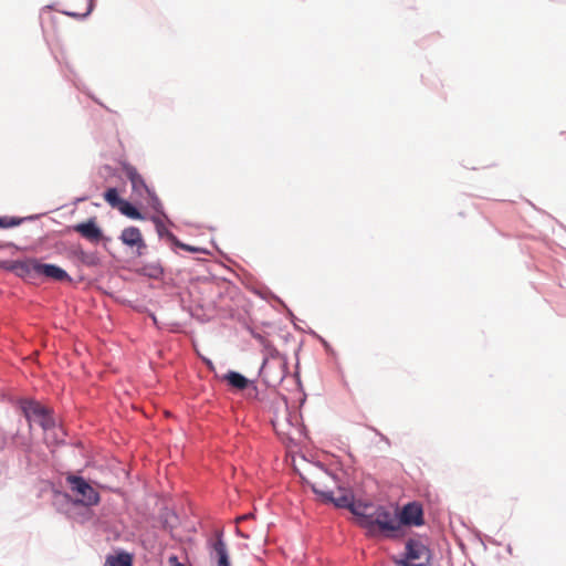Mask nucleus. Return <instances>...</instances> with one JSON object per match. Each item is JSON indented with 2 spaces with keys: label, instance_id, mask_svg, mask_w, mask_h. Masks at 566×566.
<instances>
[{
  "label": "nucleus",
  "instance_id": "39448f33",
  "mask_svg": "<svg viewBox=\"0 0 566 566\" xmlns=\"http://www.w3.org/2000/svg\"><path fill=\"white\" fill-rule=\"evenodd\" d=\"M23 411L30 422L38 423L43 430H49L55 426L50 410L36 401H25Z\"/></svg>",
  "mask_w": 566,
  "mask_h": 566
},
{
  "label": "nucleus",
  "instance_id": "aec40b11",
  "mask_svg": "<svg viewBox=\"0 0 566 566\" xmlns=\"http://www.w3.org/2000/svg\"><path fill=\"white\" fill-rule=\"evenodd\" d=\"M20 223L19 220H15L14 218H0V227L2 228H9V227H14V226H18Z\"/></svg>",
  "mask_w": 566,
  "mask_h": 566
},
{
  "label": "nucleus",
  "instance_id": "f03ea898",
  "mask_svg": "<svg viewBox=\"0 0 566 566\" xmlns=\"http://www.w3.org/2000/svg\"><path fill=\"white\" fill-rule=\"evenodd\" d=\"M366 528L371 534L379 532L388 537L395 536L400 531L397 510L379 505L373 515L371 525Z\"/></svg>",
  "mask_w": 566,
  "mask_h": 566
},
{
  "label": "nucleus",
  "instance_id": "6e6552de",
  "mask_svg": "<svg viewBox=\"0 0 566 566\" xmlns=\"http://www.w3.org/2000/svg\"><path fill=\"white\" fill-rule=\"evenodd\" d=\"M398 521L400 522V527L402 525H422L423 512L421 505L416 502L408 503L398 514Z\"/></svg>",
  "mask_w": 566,
  "mask_h": 566
},
{
  "label": "nucleus",
  "instance_id": "20e7f679",
  "mask_svg": "<svg viewBox=\"0 0 566 566\" xmlns=\"http://www.w3.org/2000/svg\"><path fill=\"white\" fill-rule=\"evenodd\" d=\"M66 482L70 485L71 491L75 494L76 502L84 506H93L98 504V492L82 476L67 475Z\"/></svg>",
  "mask_w": 566,
  "mask_h": 566
},
{
  "label": "nucleus",
  "instance_id": "ddd939ff",
  "mask_svg": "<svg viewBox=\"0 0 566 566\" xmlns=\"http://www.w3.org/2000/svg\"><path fill=\"white\" fill-rule=\"evenodd\" d=\"M213 552L216 554L218 566H230L229 555L227 545L222 539V534L217 535L216 542L212 544Z\"/></svg>",
  "mask_w": 566,
  "mask_h": 566
},
{
  "label": "nucleus",
  "instance_id": "a878e982",
  "mask_svg": "<svg viewBox=\"0 0 566 566\" xmlns=\"http://www.w3.org/2000/svg\"><path fill=\"white\" fill-rule=\"evenodd\" d=\"M181 247H182L184 249H186V250L192 251V249H191L190 247H188V245H181Z\"/></svg>",
  "mask_w": 566,
  "mask_h": 566
},
{
  "label": "nucleus",
  "instance_id": "f8f14e48",
  "mask_svg": "<svg viewBox=\"0 0 566 566\" xmlns=\"http://www.w3.org/2000/svg\"><path fill=\"white\" fill-rule=\"evenodd\" d=\"M120 240L128 247L145 248L140 230L136 227H128L122 231Z\"/></svg>",
  "mask_w": 566,
  "mask_h": 566
},
{
  "label": "nucleus",
  "instance_id": "2eb2a0df",
  "mask_svg": "<svg viewBox=\"0 0 566 566\" xmlns=\"http://www.w3.org/2000/svg\"><path fill=\"white\" fill-rule=\"evenodd\" d=\"M224 379L233 387L239 390H243L248 387L249 380L237 371H229Z\"/></svg>",
  "mask_w": 566,
  "mask_h": 566
},
{
  "label": "nucleus",
  "instance_id": "393cba45",
  "mask_svg": "<svg viewBox=\"0 0 566 566\" xmlns=\"http://www.w3.org/2000/svg\"><path fill=\"white\" fill-rule=\"evenodd\" d=\"M248 516H249V515H243V516L239 517V518H238V521L245 520V518H248Z\"/></svg>",
  "mask_w": 566,
  "mask_h": 566
},
{
  "label": "nucleus",
  "instance_id": "5701e85b",
  "mask_svg": "<svg viewBox=\"0 0 566 566\" xmlns=\"http://www.w3.org/2000/svg\"><path fill=\"white\" fill-rule=\"evenodd\" d=\"M170 566H185L184 564L178 562V558L176 556H171L169 558Z\"/></svg>",
  "mask_w": 566,
  "mask_h": 566
},
{
  "label": "nucleus",
  "instance_id": "9b49d317",
  "mask_svg": "<svg viewBox=\"0 0 566 566\" xmlns=\"http://www.w3.org/2000/svg\"><path fill=\"white\" fill-rule=\"evenodd\" d=\"M39 276H45L53 281H67L71 282L72 279L70 275L60 266L54 264H44L40 262Z\"/></svg>",
  "mask_w": 566,
  "mask_h": 566
},
{
  "label": "nucleus",
  "instance_id": "dca6fc26",
  "mask_svg": "<svg viewBox=\"0 0 566 566\" xmlns=\"http://www.w3.org/2000/svg\"><path fill=\"white\" fill-rule=\"evenodd\" d=\"M138 272L150 279H159L163 275V268L159 263H147L139 268Z\"/></svg>",
  "mask_w": 566,
  "mask_h": 566
},
{
  "label": "nucleus",
  "instance_id": "a211bd4d",
  "mask_svg": "<svg viewBox=\"0 0 566 566\" xmlns=\"http://www.w3.org/2000/svg\"><path fill=\"white\" fill-rule=\"evenodd\" d=\"M124 216L130 218V219H135V220H140L143 219V216L142 213L133 206L130 205L128 201L124 200V202L122 203V206H119V209H118Z\"/></svg>",
  "mask_w": 566,
  "mask_h": 566
},
{
  "label": "nucleus",
  "instance_id": "9d476101",
  "mask_svg": "<svg viewBox=\"0 0 566 566\" xmlns=\"http://www.w3.org/2000/svg\"><path fill=\"white\" fill-rule=\"evenodd\" d=\"M124 172L132 184L134 192L142 195L144 191L150 193V189L145 184L143 177L138 174L137 169L130 165L124 166Z\"/></svg>",
  "mask_w": 566,
  "mask_h": 566
},
{
  "label": "nucleus",
  "instance_id": "0eeeda50",
  "mask_svg": "<svg viewBox=\"0 0 566 566\" xmlns=\"http://www.w3.org/2000/svg\"><path fill=\"white\" fill-rule=\"evenodd\" d=\"M6 269L23 280H34L39 277L40 261L34 258L22 261H10L6 265Z\"/></svg>",
  "mask_w": 566,
  "mask_h": 566
},
{
  "label": "nucleus",
  "instance_id": "6ab92c4d",
  "mask_svg": "<svg viewBox=\"0 0 566 566\" xmlns=\"http://www.w3.org/2000/svg\"><path fill=\"white\" fill-rule=\"evenodd\" d=\"M104 198L111 207L116 209H119V206L124 202V199L119 198L115 188L107 189L104 193Z\"/></svg>",
  "mask_w": 566,
  "mask_h": 566
},
{
  "label": "nucleus",
  "instance_id": "423d86ee",
  "mask_svg": "<svg viewBox=\"0 0 566 566\" xmlns=\"http://www.w3.org/2000/svg\"><path fill=\"white\" fill-rule=\"evenodd\" d=\"M349 504L344 509H348L355 516L358 517L359 525L367 527L371 525V518L379 505H375L369 502L355 501L353 492L349 493Z\"/></svg>",
  "mask_w": 566,
  "mask_h": 566
},
{
  "label": "nucleus",
  "instance_id": "1a4fd4ad",
  "mask_svg": "<svg viewBox=\"0 0 566 566\" xmlns=\"http://www.w3.org/2000/svg\"><path fill=\"white\" fill-rule=\"evenodd\" d=\"M73 229L91 242H98L103 237L102 230L97 227L95 218H92L86 222L77 223Z\"/></svg>",
  "mask_w": 566,
  "mask_h": 566
},
{
  "label": "nucleus",
  "instance_id": "412c9836",
  "mask_svg": "<svg viewBox=\"0 0 566 566\" xmlns=\"http://www.w3.org/2000/svg\"><path fill=\"white\" fill-rule=\"evenodd\" d=\"M150 198V203L151 206L155 208V209H158V207L160 206V201L158 199V197L156 196V193L154 191L150 190V193H147Z\"/></svg>",
  "mask_w": 566,
  "mask_h": 566
},
{
  "label": "nucleus",
  "instance_id": "4468645a",
  "mask_svg": "<svg viewBox=\"0 0 566 566\" xmlns=\"http://www.w3.org/2000/svg\"><path fill=\"white\" fill-rule=\"evenodd\" d=\"M273 428L277 434L287 439H293V432L298 431V429L294 427L292 423H290L287 419H285L284 421L276 419L275 421H273Z\"/></svg>",
  "mask_w": 566,
  "mask_h": 566
},
{
  "label": "nucleus",
  "instance_id": "4be33fe9",
  "mask_svg": "<svg viewBox=\"0 0 566 566\" xmlns=\"http://www.w3.org/2000/svg\"><path fill=\"white\" fill-rule=\"evenodd\" d=\"M92 10V4L90 3L86 11L84 13H75V12H66V14L72 17H86Z\"/></svg>",
  "mask_w": 566,
  "mask_h": 566
},
{
  "label": "nucleus",
  "instance_id": "f257e3e1",
  "mask_svg": "<svg viewBox=\"0 0 566 566\" xmlns=\"http://www.w3.org/2000/svg\"><path fill=\"white\" fill-rule=\"evenodd\" d=\"M301 478L324 503H333L339 509L349 504L352 490L340 484L338 479L325 468L314 467Z\"/></svg>",
  "mask_w": 566,
  "mask_h": 566
},
{
  "label": "nucleus",
  "instance_id": "f3484780",
  "mask_svg": "<svg viewBox=\"0 0 566 566\" xmlns=\"http://www.w3.org/2000/svg\"><path fill=\"white\" fill-rule=\"evenodd\" d=\"M132 556L127 553H120L116 556L106 557L104 566H132Z\"/></svg>",
  "mask_w": 566,
  "mask_h": 566
},
{
  "label": "nucleus",
  "instance_id": "b1692460",
  "mask_svg": "<svg viewBox=\"0 0 566 566\" xmlns=\"http://www.w3.org/2000/svg\"><path fill=\"white\" fill-rule=\"evenodd\" d=\"M270 365H271V363H270L269 360H265V361L263 363L262 368H261V371H262L264 375H266V374H268L269 368H270Z\"/></svg>",
  "mask_w": 566,
  "mask_h": 566
},
{
  "label": "nucleus",
  "instance_id": "7ed1b4c3",
  "mask_svg": "<svg viewBox=\"0 0 566 566\" xmlns=\"http://www.w3.org/2000/svg\"><path fill=\"white\" fill-rule=\"evenodd\" d=\"M431 559V552L426 538H409L406 543L405 557L399 562L400 566H426Z\"/></svg>",
  "mask_w": 566,
  "mask_h": 566
}]
</instances>
